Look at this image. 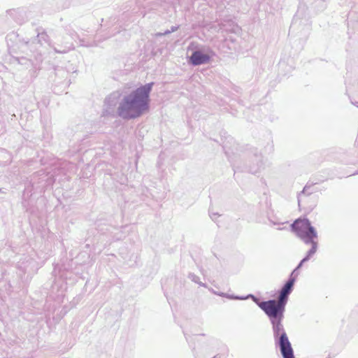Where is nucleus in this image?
<instances>
[{
    "mask_svg": "<svg viewBox=\"0 0 358 358\" xmlns=\"http://www.w3.org/2000/svg\"><path fill=\"white\" fill-rule=\"evenodd\" d=\"M153 85L154 83L141 85L129 94L124 95L117 108V115L122 120H135L148 111L150 95Z\"/></svg>",
    "mask_w": 358,
    "mask_h": 358,
    "instance_id": "1",
    "label": "nucleus"
},
{
    "mask_svg": "<svg viewBox=\"0 0 358 358\" xmlns=\"http://www.w3.org/2000/svg\"><path fill=\"white\" fill-rule=\"evenodd\" d=\"M206 336V334H192L185 332V338L191 348L194 358H204L209 357L212 353L216 351L219 345L217 338L213 336H208L205 341H202L201 337ZM217 355L213 358H216Z\"/></svg>",
    "mask_w": 358,
    "mask_h": 358,
    "instance_id": "2",
    "label": "nucleus"
},
{
    "mask_svg": "<svg viewBox=\"0 0 358 358\" xmlns=\"http://www.w3.org/2000/svg\"><path fill=\"white\" fill-rule=\"evenodd\" d=\"M290 228L292 231L304 243L311 246L309 250H313V252L316 253L318 248L317 232L308 217L303 219L299 217L294 220L290 225Z\"/></svg>",
    "mask_w": 358,
    "mask_h": 358,
    "instance_id": "3",
    "label": "nucleus"
},
{
    "mask_svg": "<svg viewBox=\"0 0 358 358\" xmlns=\"http://www.w3.org/2000/svg\"><path fill=\"white\" fill-rule=\"evenodd\" d=\"M259 308L264 311L271 322L272 327L282 322L285 317L286 305L280 299H268L262 301L257 296V300L253 299Z\"/></svg>",
    "mask_w": 358,
    "mask_h": 358,
    "instance_id": "4",
    "label": "nucleus"
},
{
    "mask_svg": "<svg viewBox=\"0 0 358 358\" xmlns=\"http://www.w3.org/2000/svg\"><path fill=\"white\" fill-rule=\"evenodd\" d=\"M275 348H278L282 358H295L294 351L284 326L280 322L272 327Z\"/></svg>",
    "mask_w": 358,
    "mask_h": 358,
    "instance_id": "5",
    "label": "nucleus"
},
{
    "mask_svg": "<svg viewBox=\"0 0 358 358\" xmlns=\"http://www.w3.org/2000/svg\"><path fill=\"white\" fill-rule=\"evenodd\" d=\"M215 55L214 51L208 47L196 49L189 56V63L194 66L208 64Z\"/></svg>",
    "mask_w": 358,
    "mask_h": 358,
    "instance_id": "6",
    "label": "nucleus"
},
{
    "mask_svg": "<svg viewBox=\"0 0 358 358\" xmlns=\"http://www.w3.org/2000/svg\"><path fill=\"white\" fill-rule=\"evenodd\" d=\"M252 156L249 165L247 166V171L252 173H258L264 169V162L261 153H258L257 148H252L251 150Z\"/></svg>",
    "mask_w": 358,
    "mask_h": 358,
    "instance_id": "7",
    "label": "nucleus"
},
{
    "mask_svg": "<svg viewBox=\"0 0 358 358\" xmlns=\"http://www.w3.org/2000/svg\"><path fill=\"white\" fill-rule=\"evenodd\" d=\"M294 279H287L278 291V299L287 305L290 294L294 290Z\"/></svg>",
    "mask_w": 358,
    "mask_h": 358,
    "instance_id": "8",
    "label": "nucleus"
},
{
    "mask_svg": "<svg viewBox=\"0 0 358 358\" xmlns=\"http://www.w3.org/2000/svg\"><path fill=\"white\" fill-rule=\"evenodd\" d=\"M316 191L317 189H313V185H306L303 189L298 194V205L300 206L301 202L303 201L306 197L313 194V193Z\"/></svg>",
    "mask_w": 358,
    "mask_h": 358,
    "instance_id": "9",
    "label": "nucleus"
},
{
    "mask_svg": "<svg viewBox=\"0 0 358 358\" xmlns=\"http://www.w3.org/2000/svg\"><path fill=\"white\" fill-rule=\"evenodd\" d=\"M54 71L56 77L55 81L57 84L64 83V82L66 80L69 73L68 70L61 67H57L55 68Z\"/></svg>",
    "mask_w": 358,
    "mask_h": 358,
    "instance_id": "10",
    "label": "nucleus"
},
{
    "mask_svg": "<svg viewBox=\"0 0 358 358\" xmlns=\"http://www.w3.org/2000/svg\"><path fill=\"white\" fill-rule=\"evenodd\" d=\"M10 13L14 20L18 24H22L27 20L26 11L23 9L10 10Z\"/></svg>",
    "mask_w": 358,
    "mask_h": 358,
    "instance_id": "11",
    "label": "nucleus"
},
{
    "mask_svg": "<svg viewBox=\"0 0 358 358\" xmlns=\"http://www.w3.org/2000/svg\"><path fill=\"white\" fill-rule=\"evenodd\" d=\"M225 298L231 300H247V299H256L257 296L252 294H249L248 295L241 296V295H236L225 293Z\"/></svg>",
    "mask_w": 358,
    "mask_h": 358,
    "instance_id": "12",
    "label": "nucleus"
},
{
    "mask_svg": "<svg viewBox=\"0 0 358 358\" xmlns=\"http://www.w3.org/2000/svg\"><path fill=\"white\" fill-rule=\"evenodd\" d=\"M120 95V94L118 92H114L108 95L104 101L105 104L109 107L115 106L117 102Z\"/></svg>",
    "mask_w": 358,
    "mask_h": 358,
    "instance_id": "13",
    "label": "nucleus"
},
{
    "mask_svg": "<svg viewBox=\"0 0 358 358\" xmlns=\"http://www.w3.org/2000/svg\"><path fill=\"white\" fill-rule=\"evenodd\" d=\"M52 48L55 52L64 54L67 53L70 50L73 49V44L71 42H66L59 48H57V46H52Z\"/></svg>",
    "mask_w": 358,
    "mask_h": 358,
    "instance_id": "14",
    "label": "nucleus"
},
{
    "mask_svg": "<svg viewBox=\"0 0 358 358\" xmlns=\"http://www.w3.org/2000/svg\"><path fill=\"white\" fill-rule=\"evenodd\" d=\"M313 250H308L305 255V257L302 259L301 261L299 263V264L296 266L294 269H296V272H299V269L301 268L304 263L308 262V260L311 259L312 257L314 256L315 253L313 252Z\"/></svg>",
    "mask_w": 358,
    "mask_h": 358,
    "instance_id": "15",
    "label": "nucleus"
},
{
    "mask_svg": "<svg viewBox=\"0 0 358 358\" xmlns=\"http://www.w3.org/2000/svg\"><path fill=\"white\" fill-rule=\"evenodd\" d=\"M49 40V36L47 35L45 32H39L37 34L36 38H34L33 43L37 42L41 45L43 43H48Z\"/></svg>",
    "mask_w": 358,
    "mask_h": 358,
    "instance_id": "16",
    "label": "nucleus"
},
{
    "mask_svg": "<svg viewBox=\"0 0 358 358\" xmlns=\"http://www.w3.org/2000/svg\"><path fill=\"white\" fill-rule=\"evenodd\" d=\"M32 263V259H27L25 262H19L17 263V268H19L22 273H27L28 272V267L29 266V264Z\"/></svg>",
    "mask_w": 358,
    "mask_h": 358,
    "instance_id": "17",
    "label": "nucleus"
},
{
    "mask_svg": "<svg viewBox=\"0 0 358 358\" xmlns=\"http://www.w3.org/2000/svg\"><path fill=\"white\" fill-rule=\"evenodd\" d=\"M10 252H12V250L9 248H3L0 249V263L7 262L8 258H6V256Z\"/></svg>",
    "mask_w": 358,
    "mask_h": 358,
    "instance_id": "18",
    "label": "nucleus"
},
{
    "mask_svg": "<svg viewBox=\"0 0 358 358\" xmlns=\"http://www.w3.org/2000/svg\"><path fill=\"white\" fill-rule=\"evenodd\" d=\"M188 278L192 280L194 283L199 284L200 286H203V287H207L206 284L200 282L199 277H198L195 273H189Z\"/></svg>",
    "mask_w": 358,
    "mask_h": 358,
    "instance_id": "19",
    "label": "nucleus"
},
{
    "mask_svg": "<svg viewBox=\"0 0 358 358\" xmlns=\"http://www.w3.org/2000/svg\"><path fill=\"white\" fill-rule=\"evenodd\" d=\"M298 275H299V272H296V269H294L292 271V272L290 273L288 279L293 278L294 284L296 280V278H298Z\"/></svg>",
    "mask_w": 358,
    "mask_h": 358,
    "instance_id": "20",
    "label": "nucleus"
},
{
    "mask_svg": "<svg viewBox=\"0 0 358 358\" xmlns=\"http://www.w3.org/2000/svg\"><path fill=\"white\" fill-rule=\"evenodd\" d=\"M171 34V31L170 30H166L164 32H157L155 33V37H162V36H167V34Z\"/></svg>",
    "mask_w": 358,
    "mask_h": 358,
    "instance_id": "21",
    "label": "nucleus"
},
{
    "mask_svg": "<svg viewBox=\"0 0 358 358\" xmlns=\"http://www.w3.org/2000/svg\"><path fill=\"white\" fill-rule=\"evenodd\" d=\"M68 35L71 36L72 39H76L78 37L76 32L75 31H69Z\"/></svg>",
    "mask_w": 358,
    "mask_h": 358,
    "instance_id": "22",
    "label": "nucleus"
},
{
    "mask_svg": "<svg viewBox=\"0 0 358 358\" xmlns=\"http://www.w3.org/2000/svg\"><path fill=\"white\" fill-rule=\"evenodd\" d=\"M178 29H179V26H172V27H171V29H170L171 33V32L177 31V30H178Z\"/></svg>",
    "mask_w": 358,
    "mask_h": 358,
    "instance_id": "23",
    "label": "nucleus"
},
{
    "mask_svg": "<svg viewBox=\"0 0 358 358\" xmlns=\"http://www.w3.org/2000/svg\"><path fill=\"white\" fill-rule=\"evenodd\" d=\"M213 293L217 294V296H221L225 297L226 293L224 292H217V291H214Z\"/></svg>",
    "mask_w": 358,
    "mask_h": 358,
    "instance_id": "24",
    "label": "nucleus"
},
{
    "mask_svg": "<svg viewBox=\"0 0 358 358\" xmlns=\"http://www.w3.org/2000/svg\"><path fill=\"white\" fill-rule=\"evenodd\" d=\"M268 220L271 222L272 224L273 225H278V224H280V222H275V221H273L271 219H268Z\"/></svg>",
    "mask_w": 358,
    "mask_h": 358,
    "instance_id": "25",
    "label": "nucleus"
},
{
    "mask_svg": "<svg viewBox=\"0 0 358 358\" xmlns=\"http://www.w3.org/2000/svg\"><path fill=\"white\" fill-rule=\"evenodd\" d=\"M0 192H1V194H6V189H4V188H1V189H0Z\"/></svg>",
    "mask_w": 358,
    "mask_h": 358,
    "instance_id": "26",
    "label": "nucleus"
},
{
    "mask_svg": "<svg viewBox=\"0 0 358 358\" xmlns=\"http://www.w3.org/2000/svg\"><path fill=\"white\" fill-rule=\"evenodd\" d=\"M295 23H296V21H295V20H294V22H292V25H291L290 28H293V27H294V24H295Z\"/></svg>",
    "mask_w": 358,
    "mask_h": 358,
    "instance_id": "27",
    "label": "nucleus"
},
{
    "mask_svg": "<svg viewBox=\"0 0 358 358\" xmlns=\"http://www.w3.org/2000/svg\"><path fill=\"white\" fill-rule=\"evenodd\" d=\"M213 215H218L217 214H213V215H210V217L213 218Z\"/></svg>",
    "mask_w": 358,
    "mask_h": 358,
    "instance_id": "28",
    "label": "nucleus"
},
{
    "mask_svg": "<svg viewBox=\"0 0 358 358\" xmlns=\"http://www.w3.org/2000/svg\"><path fill=\"white\" fill-rule=\"evenodd\" d=\"M74 73H76V69H74V68L71 69Z\"/></svg>",
    "mask_w": 358,
    "mask_h": 358,
    "instance_id": "29",
    "label": "nucleus"
},
{
    "mask_svg": "<svg viewBox=\"0 0 358 358\" xmlns=\"http://www.w3.org/2000/svg\"><path fill=\"white\" fill-rule=\"evenodd\" d=\"M353 104L358 106V102H356L355 103H353Z\"/></svg>",
    "mask_w": 358,
    "mask_h": 358,
    "instance_id": "30",
    "label": "nucleus"
}]
</instances>
